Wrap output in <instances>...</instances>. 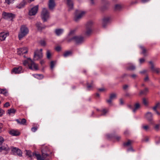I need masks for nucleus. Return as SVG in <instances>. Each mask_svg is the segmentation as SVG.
<instances>
[{"instance_id":"obj_8","label":"nucleus","mask_w":160,"mask_h":160,"mask_svg":"<svg viewBox=\"0 0 160 160\" xmlns=\"http://www.w3.org/2000/svg\"><path fill=\"white\" fill-rule=\"evenodd\" d=\"M42 49L37 50L34 52V58L35 60H38L42 57Z\"/></svg>"},{"instance_id":"obj_61","label":"nucleus","mask_w":160,"mask_h":160,"mask_svg":"<svg viewBox=\"0 0 160 160\" xmlns=\"http://www.w3.org/2000/svg\"><path fill=\"white\" fill-rule=\"evenodd\" d=\"M147 72V70H143L142 71H140V73H144Z\"/></svg>"},{"instance_id":"obj_20","label":"nucleus","mask_w":160,"mask_h":160,"mask_svg":"<svg viewBox=\"0 0 160 160\" xmlns=\"http://www.w3.org/2000/svg\"><path fill=\"white\" fill-rule=\"evenodd\" d=\"M27 4L26 0H23L17 6L16 8L18 9L22 8H24Z\"/></svg>"},{"instance_id":"obj_25","label":"nucleus","mask_w":160,"mask_h":160,"mask_svg":"<svg viewBox=\"0 0 160 160\" xmlns=\"http://www.w3.org/2000/svg\"><path fill=\"white\" fill-rule=\"evenodd\" d=\"M63 32V29H57L55 30V32L57 36H59L62 34Z\"/></svg>"},{"instance_id":"obj_51","label":"nucleus","mask_w":160,"mask_h":160,"mask_svg":"<svg viewBox=\"0 0 160 160\" xmlns=\"http://www.w3.org/2000/svg\"><path fill=\"white\" fill-rule=\"evenodd\" d=\"M160 125L159 124H156L155 126L154 129H159V128L160 127Z\"/></svg>"},{"instance_id":"obj_15","label":"nucleus","mask_w":160,"mask_h":160,"mask_svg":"<svg viewBox=\"0 0 160 160\" xmlns=\"http://www.w3.org/2000/svg\"><path fill=\"white\" fill-rule=\"evenodd\" d=\"M28 51L27 48L26 47H24L18 49L17 52L18 55H21L23 54L27 53Z\"/></svg>"},{"instance_id":"obj_48","label":"nucleus","mask_w":160,"mask_h":160,"mask_svg":"<svg viewBox=\"0 0 160 160\" xmlns=\"http://www.w3.org/2000/svg\"><path fill=\"white\" fill-rule=\"evenodd\" d=\"M4 113V111L2 109L0 108V117L2 116L3 114Z\"/></svg>"},{"instance_id":"obj_62","label":"nucleus","mask_w":160,"mask_h":160,"mask_svg":"<svg viewBox=\"0 0 160 160\" xmlns=\"http://www.w3.org/2000/svg\"><path fill=\"white\" fill-rule=\"evenodd\" d=\"M121 137L120 136H116V138L117 140L119 141L121 139Z\"/></svg>"},{"instance_id":"obj_41","label":"nucleus","mask_w":160,"mask_h":160,"mask_svg":"<svg viewBox=\"0 0 160 160\" xmlns=\"http://www.w3.org/2000/svg\"><path fill=\"white\" fill-rule=\"evenodd\" d=\"M42 151H45V153H48L50 152L49 148L48 147L46 146L43 148Z\"/></svg>"},{"instance_id":"obj_58","label":"nucleus","mask_w":160,"mask_h":160,"mask_svg":"<svg viewBox=\"0 0 160 160\" xmlns=\"http://www.w3.org/2000/svg\"><path fill=\"white\" fill-rule=\"evenodd\" d=\"M129 86L128 85H125L123 86V89L124 90H126L128 88Z\"/></svg>"},{"instance_id":"obj_17","label":"nucleus","mask_w":160,"mask_h":160,"mask_svg":"<svg viewBox=\"0 0 160 160\" xmlns=\"http://www.w3.org/2000/svg\"><path fill=\"white\" fill-rule=\"evenodd\" d=\"M9 35V33L8 32H2L0 33V40L1 41H4L5 40V38L7 36Z\"/></svg>"},{"instance_id":"obj_31","label":"nucleus","mask_w":160,"mask_h":160,"mask_svg":"<svg viewBox=\"0 0 160 160\" xmlns=\"http://www.w3.org/2000/svg\"><path fill=\"white\" fill-rule=\"evenodd\" d=\"M72 52L71 51H67L65 52L63 54V56L64 57H67L72 55Z\"/></svg>"},{"instance_id":"obj_24","label":"nucleus","mask_w":160,"mask_h":160,"mask_svg":"<svg viewBox=\"0 0 160 160\" xmlns=\"http://www.w3.org/2000/svg\"><path fill=\"white\" fill-rule=\"evenodd\" d=\"M17 123L21 125H25L26 122V120L25 118L17 119L16 120Z\"/></svg>"},{"instance_id":"obj_59","label":"nucleus","mask_w":160,"mask_h":160,"mask_svg":"<svg viewBox=\"0 0 160 160\" xmlns=\"http://www.w3.org/2000/svg\"><path fill=\"white\" fill-rule=\"evenodd\" d=\"M120 104L121 105H123L124 103V102L122 99L121 98L119 100Z\"/></svg>"},{"instance_id":"obj_37","label":"nucleus","mask_w":160,"mask_h":160,"mask_svg":"<svg viewBox=\"0 0 160 160\" xmlns=\"http://www.w3.org/2000/svg\"><path fill=\"white\" fill-rule=\"evenodd\" d=\"M122 8L121 6L119 4H116L115 5L114 9L116 11H118L120 10Z\"/></svg>"},{"instance_id":"obj_26","label":"nucleus","mask_w":160,"mask_h":160,"mask_svg":"<svg viewBox=\"0 0 160 160\" xmlns=\"http://www.w3.org/2000/svg\"><path fill=\"white\" fill-rule=\"evenodd\" d=\"M140 107V104L138 103H136L134 105V108L132 109V112H135L136 111L139 109Z\"/></svg>"},{"instance_id":"obj_30","label":"nucleus","mask_w":160,"mask_h":160,"mask_svg":"<svg viewBox=\"0 0 160 160\" xmlns=\"http://www.w3.org/2000/svg\"><path fill=\"white\" fill-rule=\"evenodd\" d=\"M0 93L4 95L5 96L8 95V91L6 89H0Z\"/></svg>"},{"instance_id":"obj_33","label":"nucleus","mask_w":160,"mask_h":160,"mask_svg":"<svg viewBox=\"0 0 160 160\" xmlns=\"http://www.w3.org/2000/svg\"><path fill=\"white\" fill-rule=\"evenodd\" d=\"M56 64V62L55 61H52L50 62V67L51 70H53L55 65Z\"/></svg>"},{"instance_id":"obj_9","label":"nucleus","mask_w":160,"mask_h":160,"mask_svg":"<svg viewBox=\"0 0 160 160\" xmlns=\"http://www.w3.org/2000/svg\"><path fill=\"white\" fill-rule=\"evenodd\" d=\"M11 151L13 154L14 155H18L20 157L22 156V152L18 148L12 147Z\"/></svg>"},{"instance_id":"obj_6","label":"nucleus","mask_w":160,"mask_h":160,"mask_svg":"<svg viewBox=\"0 0 160 160\" xmlns=\"http://www.w3.org/2000/svg\"><path fill=\"white\" fill-rule=\"evenodd\" d=\"M41 17L44 22L46 21L49 18V13L47 9L45 8H43L42 9Z\"/></svg>"},{"instance_id":"obj_2","label":"nucleus","mask_w":160,"mask_h":160,"mask_svg":"<svg viewBox=\"0 0 160 160\" xmlns=\"http://www.w3.org/2000/svg\"><path fill=\"white\" fill-rule=\"evenodd\" d=\"M84 41V38L79 36H74L72 38H68L67 40L68 42H74L77 44H81Z\"/></svg>"},{"instance_id":"obj_16","label":"nucleus","mask_w":160,"mask_h":160,"mask_svg":"<svg viewBox=\"0 0 160 160\" xmlns=\"http://www.w3.org/2000/svg\"><path fill=\"white\" fill-rule=\"evenodd\" d=\"M111 20V18L110 17H108L104 18L102 20V27L105 28L107 24Z\"/></svg>"},{"instance_id":"obj_3","label":"nucleus","mask_w":160,"mask_h":160,"mask_svg":"<svg viewBox=\"0 0 160 160\" xmlns=\"http://www.w3.org/2000/svg\"><path fill=\"white\" fill-rule=\"evenodd\" d=\"M36 158L37 160H49L50 156L48 153H45V151H42L41 155L37 153L36 155Z\"/></svg>"},{"instance_id":"obj_53","label":"nucleus","mask_w":160,"mask_h":160,"mask_svg":"<svg viewBox=\"0 0 160 160\" xmlns=\"http://www.w3.org/2000/svg\"><path fill=\"white\" fill-rule=\"evenodd\" d=\"M61 49V47L59 46H58L56 48V50L57 51H59Z\"/></svg>"},{"instance_id":"obj_35","label":"nucleus","mask_w":160,"mask_h":160,"mask_svg":"<svg viewBox=\"0 0 160 160\" xmlns=\"http://www.w3.org/2000/svg\"><path fill=\"white\" fill-rule=\"evenodd\" d=\"M75 31V30H71L70 31V32L68 35V36L67 38V40L68 39V38H72V34H73L74 32Z\"/></svg>"},{"instance_id":"obj_4","label":"nucleus","mask_w":160,"mask_h":160,"mask_svg":"<svg viewBox=\"0 0 160 160\" xmlns=\"http://www.w3.org/2000/svg\"><path fill=\"white\" fill-rule=\"evenodd\" d=\"M28 32L29 30L28 28L25 26H22L21 27L20 31L18 34L19 40H21L23 37L27 35Z\"/></svg>"},{"instance_id":"obj_50","label":"nucleus","mask_w":160,"mask_h":160,"mask_svg":"<svg viewBox=\"0 0 160 160\" xmlns=\"http://www.w3.org/2000/svg\"><path fill=\"white\" fill-rule=\"evenodd\" d=\"M149 140L148 138L146 137L145 138L142 140V142H148Z\"/></svg>"},{"instance_id":"obj_45","label":"nucleus","mask_w":160,"mask_h":160,"mask_svg":"<svg viewBox=\"0 0 160 160\" xmlns=\"http://www.w3.org/2000/svg\"><path fill=\"white\" fill-rule=\"evenodd\" d=\"M160 105V103L159 102L157 103L155 106L153 108V109L154 111H156L157 110V108Z\"/></svg>"},{"instance_id":"obj_11","label":"nucleus","mask_w":160,"mask_h":160,"mask_svg":"<svg viewBox=\"0 0 160 160\" xmlns=\"http://www.w3.org/2000/svg\"><path fill=\"white\" fill-rule=\"evenodd\" d=\"M38 6L36 5L33 8H32L30 10H29V14L30 16L34 15H35L38 10Z\"/></svg>"},{"instance_id":"obj_57","label":"nucleus","mask_w":160,"mask_h":160,"mask_svg":"<svg viewBox=\"0 0 160 160\" xmlns=\"http://www.w3.org/2000/svg\"><path fill=\"white\" fill-rule=\"evenodd\" d=\"M127 151H134V150L132 148V147H130L129 148H128L127 149Z\"/></svg>"},{"instance_id":"obj_13","label":"nucleus","mask_w":160,"mask_h":160,"mask_svg":"<svg viewBox=\"0 0 160 160\" xmlns=\"http://www.w3.org/2000/svg\"><path fill=\"white\" fill-rule=\"evenodd\" d=\"M22 68L21 66L19 67H16L12 69V73H14L15 74H19L22 72Z\"/></svg>"},{"instance_id":"obj_22","label":"nucleus","mask_w":160,"mask_h":160,"mask_svg":"<svg viewBox=\"0 0 160 160\" xmlns=\"http://www.w3.org/2000/svg\"><path fill=\"white\" fill-rule=\"evenodd\" d=\"M67 5L68 8V10L70 11L73 9V4L71 0H67Z\"/></svg>"},{"instance_id":"obj_12","label":"nucleus","mask_w":160,"mask_h":160,"mask_svg":"<svg viewBox=\"0 0 160 160\" xmlns=\"http://www.w3.org/2000/svg\"><path fill=\"white\" fill-rule=\"evenodd\" d=\"M149 63L151 65V69L153 72H155L157 74L160 72V68L155 67L152 61L149 62Z\"/></svg>"},{"instance_id":"obj_34","label":"nucleus","mask_w":160,"mask_h":160,"mask_svg":"<svg viewBox=\"0 0 160 160\" xmlns=\"http://www.w3.org/2000/svg\"><path fill=\"white\" fill-rule=\"evenodd\" d=\"M16 111V110L14 108L10 109L8 110V113L9 115L12 113L14 114L15 113Z\"/></svg>"},{"instance_id":"obj_44","label":"nucleus","mask_w":160,"mask_h":160,"mask_svg":"<svg viewBox=\"0 0 160 160\" xmlns=\"http://www.w3.org/2000/svg\"><path fill=\"white\" fill-rule=\"evenodd\" d=\"M35 75L36 77L38 79H41L43 78V76L42 74H36Z\"/></svg>"},{"instance_id":"obj_47","label":"nucleus","mask_w":160,"mask_h":160,"mask_svg":"<svg viewBox=\"0 0 160 160\" xmlns=\"http://www.w3.org/2000/svg\"><path fill=\"white\" fill-rule=\"evenodd\" d=\"M142 129H149L150 128H149V126L148 125H143L142 126Z\"/></svg>"},{"instance_id":"obj_18","label":"nucleus","mask_w":160,"mask_h":160,"mask_svg":"<svg viewBox=\"0 0 160 160\" xmlns=\"http://www.w3.org/2000/svg\"><path fill=\"white\" fill-rule=\"evenodd\" d=\"M116 94L115 93H112L110 96V98L108 100H106V102L109 104H111L112 103V100L115 99L116 97Z\"/></svg>"},{"instance_id":"obj_64","label":"nucleus","mask_w":160,"mask_h":160,"mask_svg":"<svg viewBox=\"0 0 160 160\" xmlns=\"http://www.w3.org/2000/svg\"><path fill=\"white\" fill-rule=\"evenodd\" d=\"M137 3V1H132L131 2V4H136Z\"/></svg>"},{"instance_id":"obj_55","label":"nucleus","mask_w":160,"mask_h":160,"mask_svg":"<svg viewBox=\"0 0 160 160\" xmlns=\"http://www.w3.org/2000/svg\"><path fill=\"white\" fill-rule=\"evenodd\" d=\"M10 106V104L9 102H6L4 105V107H8Z\"/></svg>"},{"instance_id":"obj_43","label":"nucleus","mask_w":160,"mask_h":160,"mask_svg":"<svg viewBox=\"0 0 160 160\" xmlns=\"http://www.w3.org/2000/svg\"><path fill=\"white\" fill-rule=\"evenodd\" d=\"M47 57L48 59H50L51 56L50 52L49 50H47L46 53Z\"/></svg>"},{"instance_id":"obj_39","label":"nucleus","mask_w":160,"mask_h":160,"mask_svg":"<svg viewBox=\"0 0 160 160\" xmlns=\"http://www.w3.org/2000/svg\"><path fill=\"white\" fill-rule=\"evenodd\" d=\"M109 110L108 109H102L101 112H102V115H105L106 113L108 112Z\"/></svg>"},{"instance_id":"obj_21","label":"nucleus","mask_w":160,"mask_h":160,"mask_svg":"<svg viewBox=\"0 0 160 160\" xmlns=\"http://www.w3.org/2000/svg\"><path fill=\"white\" fill-rule=\"evenodd\" d=\"M55 4L54 0H49L48 2L49 8L50 10H52L55 7Z\"/></svg>"},{"instance_id":"obj_7","label":"nucleus","mask_w":160,"mask_h":160,"mask_svg":"<svg viewBox=\"0 0 160 160\" xmlns=\"http://www.w3.org/2000/svg\"><path fill=\"white\" fill-rule=\"evenodd\" d=\"M85 12L84 11H80L77 10L76 11V13L74 18V19L76 22H78L84 15Z\"/></svg>"},{"instance_id":"obj_40","label":"nucleus","mask_w":160,"mask_h":160,"mask_svg":"<svg viewBox=\"0 0 160 160\" xmlns=\"http://www.w3.org/2000/svg\"><path fill=\"white\" fill-rule=\"evenodd\" d=\"M140 48L141 50L142 51V53L144 55H145V53L146 51V49L142 46H140Z\"/></svg>"},{"instance_id":"obj_60","label":"nucleus","mask_w":160,"mask_h":160,"mask_svg":"<svg viewBox=\"0 0 160 160\" xmlns=\"http://www.w3.org/2000/svg\"><path fill=\"white\" fill-rule=\"evenodd\" d=\"M131 77L132 78L135 79L137 77V75L136 74H133L131 75Z\"/></svg>"},{"instance_id":"obj_38","label":"nucleus","mask_w":160,"mask_h":160,"mask_svg":"<svg viewBox=\"0 0 160 160\" xmlns=\"http://www.w3.org/2000/svg\"><path fill=\"white\" fill-rule=\"evenodd\" d=\"M36 25L38 30H42L44 28H43L41 26V23L40 22H38L36 24Z\"/></svg>"},{"instance_id":"obj_54","label":"nucleus","mask_w":160,"mask_h":160,"mask_svg":"<svg viewBox=\"0 0 160 160\" xmlns=\"http://www.w3.org/2000/svg\"><path fill=\"white\" fill-rule=\"evenodd\" d=\"M124 134L126 136H128L129 134V133L128 131H126L124 132Z\"/></svg>"},{"instance_id":"obj_28","label":"nucleus","mask_w":160,"mask_h":160,"mask_svg":"<svg viewBox=\"0 0 160 160\" xmlns=\"http://www.w3.org/2000/svg\"><path fill=\"white\" fill-rule=\"evenodd\" d=\"M133 142V141L130 140H128V142H124L123 143V145L124 147L131 146L132 143Z\"/></svg>"},{"instance_id":"obj_52","label":"nucleus","mask_w":160,"mask_h":160,"mask_svg":"<svg viewBox=\"0 0 160 160\" xmlns=\"http://www.w3.org/2000/svg\"><path fill=\"white\" fill-rule=\"evenodd\" d=\"M4 141V139L2 137H0V145H1Z\"/></svg>"},{"instance_id":"obj_1","label":"nucleus","mask_w":160,"mask_h":160,"mask_svg":"<svg viewBox=\"0 0 160 160\" xmlns=\"http://www.w3.org/2000/svg\"><path fill=\"white\" fill-rule=\"evenodd\" d=\"M23 64L25 66L28 64L29 68L30 69L35 70L38 69V65L35 63L30 58H28L27 60L24 61Z\"/></svg>"},{"instance_id":"obj_49","label":"nucleus","mask_w":160,"mask_h":160,"mask_svg":"<svg viewBox=\"0 0 160 160\" xmlns=\"http://www.w3.org/2000/svg\"><path fill=\"white\" fill-rule=\"evenodd\" d=\"M39 125H37L36 126L33 127L32 128V130H37L38 129Z\"/></svg>"},{"instance_id":"obj_10","label":"nucleus","mask_w":160,"mask_h":160,"mask_svg":"<svg viewBox=\"0 0 160 160\" xmlns=\"http://www.w3.org/2000/svg\"><path fill=\"white\" fill-rule=\"evenodd\" d=\"M2 17L6 19H10L12 20L15 18V15L11 13H7L4 12L2 14Z\"/></svg>"},{"instance_id":"obj_63","label":"nucleus","mask_w":160,"mask_h":160,"mask_svg":"<svg viewBox=\"0 0 160 160\" xmlns=\"http://www.w3.org/2000/svg\"><path fill=\"white\" fill-rule=\"evenodd\" d=\"M149 80L148 77V76H147L144 78V81H147Z\"/></svg>"},{"instance_id":"obj_46","label":"nucleus","mask_w":160,"mask_h":160,"mask_svg":"<svg viewBox=\"0 0 160 160\" xmlns=\"http://www.w3.org/2000/svg\"><path fill=\"white\" fill-rule=\"evenodd\" d=\"M40 44L41 45L43 46H45L46 45V43L45 41L42 40L40 41Z\"/></svg>"},{"instance_id":"obj_42","label":"nucleus","mask_w":160,"mask_h":160,"mask_svg":"<svg viewBox=\"0 0 160 160\" xmlns=\"http://www.w3.org/2000/svg\"><path fill=\"white\" fill-rule=\"evenodd\" d=\"M142 102L143 104L146 106L148 105V100L145 98H143L142 99Z\"/></svg>"},{"instance_id":"obj_56","label":"nucleus","mask_w":160,"mask_h":160,"mask_svg":"<svg viewBox=\"0 0 160 160\" xmlns=\"http://www.w3.org/2000/svg\"><path fill=\"white\" fill-rule=\"evenodd\" d=\"M145 61V59L143 58H140L139 59V62L140 63H142Z\"/></svg>"},{"instance_id":"obj_23","label":"nucleus","mask_w":160,"mask_h":160,"mask_svg":"<svg viewBox=\"0 0 160 160\" xmlns=\"http://www.w3.org/2000/svg\"><path fill=\"white\" fill-rule=\"evenodd\" d=\"M9 133L12 136H18L20 134L18 131H9Z\"/></svg>"},{"instance_id":"obj_36","label":"nucleus","mask_w":160,"mask_h":160,"mask_svg":"<svg viewBox=\"0 0 160 160\" xmlns=\"http://www.w3.org/2000/svg\"><path fill=\"white\" fill-rule=\"evenodd\" d=\"M135 68V67L133 65L130 64L128 68V69L129 70H133Z\"/></svg>"},{"instance_id":"obj_14","label":"nucleus","mask_w":160,"mask_h":160,"mask_svg":"<svg viewBox=\"0 0 160 160\" xmlns=\"http://www.w3.org/2000/svg\"><path fill=\"white\" fill-rule=\"evenodd\" d=\"M25 151L26 152V155L28 156L31 159L33 157H36V155L37 154V153L35 152H32L31 151L27 150H26Z\"/></svg>"},{"instance_id":"obj_19","label":"nucleus","mask_w":160,"mask_h":160,"mask_svg":"<svg viewBox=\"0 0 160 160\" xmlns=\"http://www.w3.org/2000/svg\"><path fill=\"white\" fill-rule=\"evenodd\" d=\"M9 150V148L7 146L5 147L3 146L0 147V152H3L5 154L8 153Z\"/></svg>"},{"instance_id":"obj_32","label":"nucleus","mask_w":160,"mask_h":160,"mask_svg":"<svg viewBox=\"0 0 160 160\" xmlns=\"http://www.w3.org/2000/svg\"><path fill=\"white\" fill-rule=\"evenodd\" d=\"M148 88H146L144 90L142 91H141L140 92L139 94L140 95H146L148 93Z\"/></svg>"},{"instance_id":"obj_5","label":"nucleus","mask_w":160,"mask_h":160,"mask_svg":"<svg viewBox=\"0 0 160 160\" xmlns=\"http://www.w3.org/2000/svg\"><path fill=\"white\" fill-rule=\"evenodd\" d=\"M93 25V22L92 21L88 22L86 25V29L85 31L84 34L86 36L90 35L92 32V27Z\"/></svg>"},{"instance_id":"obj_29","label":"nucleus","mask_w":160,"mask_h":160,"mask_svg":"<svg viewBox=\"0 0 160 160\" xmlns=\"http://www.w3.org/2000/svg\"><path fill=\"white\" fill-rule=\"evenodd\" d=\"M87 89L89 90H92L94 86V84H93L92 82V83L90 84L88 83H87Z\"/></svg>"},{"instance_id":"obj_27","label":"nucleus","mask_w":160,"mask_h":160,"mask_svg":"<svg viewBox=\"0 0 160 160\" xmlns=\"http://www.w3.org/2000/svg\"><path fill=\"white\" fill-rule=\"evenodd\" d=\"M152 114L150 112H148L145 115L146 118L148 120L150 121L152 118Z\"/></svg>"}]
</instances>
